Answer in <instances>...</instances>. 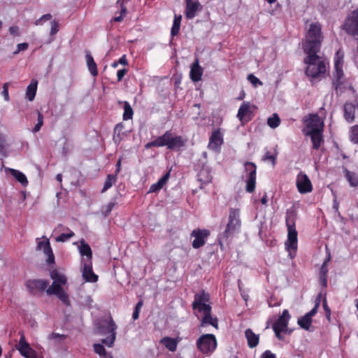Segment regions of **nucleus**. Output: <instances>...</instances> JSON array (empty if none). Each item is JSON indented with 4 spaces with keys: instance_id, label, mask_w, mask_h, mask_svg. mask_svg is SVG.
Returning a JSON list of instances; mask_svg holds the SVG:
<instances>
[{
    "instance_id": "obj_25",
    "label": "nucleus",
    "mask_w": 358,
    "mask_h": 358,
    "mask_svg": "<svg viewBox=\"0 0 358 358\" xmlns=\"http://www.w3.org/2000/svg\"><path fill=\"white\" fill-rule=\"evenodd\" d=\"M170 178V171L166 172L156 183L152 184L149 189L148 193L159 192L167 183Z\"/></svg>"
},
{
    "instance_id": "obj_47",
    "label": "nucleus",
    "mask_w": 358,
    "mask_h": 358,
    "mask_svg": "<svg viewBox=\"0 0 358 358\" xmlns=\"http://www.w3.org/2000/svg\"><path fill=\"white\" fill-rule=\"evenodd\" d=\"M55 296H57L59 299L66 306L70 305V300L69 298V295L65 292L64 289H62L58 294H57Z\"/></svg>"
},
{
    "instance_id": "obj_9",
    "label": "nucleus",
    "mask_w": 358,
    "mask_h": 358,
    "mask_svg": "<svg viewBox=\"0 0 358 358\" xmlns=\"http://www.w3.org/2000/svg\"><path fill=\"white\" fill-rule=\"evenodd\" d=\"M245 170L248 172L246 180V192L252 193L256 187L257 166L255 163L246 162L244 164Z\"/></svg>"
},
{
    "instance_id": "obj_39",
    "label": "nucleus",
    "mask_w": 358,
    "mask_h": 358,
    "mask_svg": "<svg viewBox=\"0 0 358 358\" xmlns=\"http://www.w3.org/2000/svg\"><path fill=\"white\" fill-rule=\"evenodd\" d=\"M345 178L350 182V186L354 187L358 186V175L357 173L345 169Z\"/></svg>"
},
{
    "instance_id": "obj_48",
    "label": "nucleus",
    "mask_w": 358,
    "mask_h": 358,
    "mask_svg": "<svg viewBox=\"0 0 358 358\" xmlns=\"http://www.w3.org/2000/svg\"><path fill=\"white\" fill-rule=\"evenodd\" d=\"M350 139L352 143L358 144V125L351 127Z\"/></svg>"
},
{
    "instance_id": "obj_40",
    "label": "nucleus",
    "mask_w": 358,
    "mask_h": 358,
    "mask_svg": "<svg viewBox=\"0 0 358 358\" xmlns=\"http://www.w3.org/2000/svg\"><path fill=\"white\" fill-rule=\"evenodd\" d=\"M80 252L82 256H86L87 257L88 262H91L92 257V252L91 248L87 243H85L84 242L81 243Z\"/></svg>"
},
{
    "instance_id": "obj_13",
    "label": "nucleus",
    "mask_w": 358,
    "mask_h": 358,
    "mask_svg": "<svg viewBox=\"0 0 358 358\" xmlns=\"http://www.w3.org/2000/svg\"><path fill=\"white\" fill-rule=\"evenodd\" d=\"M296 185L301 194H306L312 192L313 185L308 176L301 171L296 176Z\"/></svg>"
},
{
    "instance_id": "obj_49",
    "label": "nucleus",
    "mask_w": 358,
    "mask_h": 358,
    "mask_svg": "<svg viewBox=\"0 0 358 358\" xmlns=\"http://www.w3.org/2000/svg\"><path fill=\"white\" fill-rule=\"evenodd\" d=\"M94 352L98 354L99 356L106 357V352L105 350V348L102 344L99 343H95L93 345Z\"/></svg>"
},
{
    "instance_id": "obj_14",
    "label": "nucleus",
    "mask_w": 358,
    "mask_h": 358,
    "mask_svg": "<svg viewBox=\"0 0 358 358\" xmlns=\"http://www.w3.org/2000/svg\"><path fill=\"white\" fill-rule=\"evenodd\" d=\"M298 232L295 228H287V239L285 242V248L291 255L292 252L296 253L298 245Z\"/></svg>"
},
{
    "instance_id": "obj_52",
    "label": "nucleus",
    "mask_w": 358,
    "mask_h": 358,
    "mask_svg": "<svg viewBox=\"0 0 358 358\" xmlns=\"http://www.w3.org/2000/svg\"><path fill=\"white\" fill-rule=\"evenodd\" d=\"M322 306H323V308H324V310L325 311V315H326V317L327 319L330 321L331 320V309L329 308V307L327 305V301L326 299H323V303H322Z\"/></svg>"
},
{
    "instance_id": "obj_53",
    "label": "nucleus",
    "mask_w": 358,
    "mask_h": 358,
    "mask_svg": "<svg viewBox=\"0 0 358 358\" xmlns=\"http://www.w3.org/2000/svg\"><path fill=\"white\" fill-rule=\"evenodd\" d=\"M6 147V136L0 134V153L2 154L5 152Z\"/></svg>"
},
{
    "instance_id": "obj_30",
    "label": "nucleus",
    "mask_w": 358,
    "mask_h": 358,
    "mask_svg": "<svg viewBox=\"0 0 358 358\" xmlns=\"http://www.w3.org/2000/svg\"><path fill=\"white\" fill-rule=\"evenodd\" d=\"M297 215L294 210H287L285 216V222L287 228H295Z\"/></svg>"
},
{
    "instance_id": "obj_59",
    "label": "nucleus",
    "mask_w": 358,
    "mask_h": 358,
    "mask_svg": "<svg viewBox=\"0 0 358 358\" xmlns=\"http://www.w3.org/2000/svg\"><path fill=\"white\" fill-rule=\"evenodd\" d=\"M152 147H155V148H159V144H158V142H157V138L155 140H153V141H152L150 142H148L145 145V148L146 149H149V148H151Z\"/></svg>"
},
{
    "instance_id": "obj_38",
    "label": "nucleus",
    "mask_w": 358,
    "mask_h": 358,
    "mask_svg": "<svg viewBox=\"0 0 358 358\" xmlns=\"http://www.w3.org/2000/svg\"><path fill=\"white\" fill-rule=\"evenodd\" d=\"M343 52L338 50L334 57V70L343 69Z\"/></svg>"
},
{
    "instance_id": "obj_44",
    "label": "nucleus",
    "mask_w": 358,
    "mask_h": 358,
    "mask_svg": "<svg viewBox=\"0 0 358 358\" xmlns=\"http://www.w3.org/2000/svg\"><path fill=\"white\" fill-rule=\"evenodd\" d=\"M277 156L278 152L276 150H275L273 153H271L269 151H266L264 155L263 156L262 160L271 162L272 165L274 166L276 163Z\"/></svg>"
},
{
    "instance_id": "obj_22",
    "label": "nucleus",
    "mask_w": 358,
    "mask_h": 358,
    "mask_svg": "<svg viewBox=\"0 0 358 358\" xmlns=\"http://www.w3.org/2000/svg\"><path fill=\"white\" fill-rule=\"evenodd\" d=\"M198 181L201 183V188L210 183L212 180L210 171L208 167L203 166L197 174Z\"/></svg>"
},
{
    "instance_id": "obj_26",
    "label": "nucleus",
    "mask_w": 358,
    "mask_h": 358,
    "mask_svg": "<svg viewBox=\"0 0 358 358\" xmlns=\"http://www.w3.org/2000/svg\"><path fill=\"white\" fill-rule=\"evenodd\" d=\"M344 117L348 122H352L355 118L356 105L347 102L344 105Z\"/></svg>"
},
{
    "instance_id": "obj_18",
    "label": "nucleus",
    "mask_w": 358,
    "mask_h": 358,
    "mask_svg": "<svg viewBox=\"0 0 358 358\" xmlns=\"http://www.w3.org/2000/svg\"><path fill=\"white\" fill-rule=\"evenodd\" d=\"M237 117L243 123H247L252 120L253 115L250 110V103L243 102L239 107Z\"/></svg>"
},
{
    "instance_id": "obj_19",
    "label": "nucleus",
    "mask_w": 358,
    "mask_h": 358,
    "mask_svg": "<svg viewBox=\"0 0 358 358\" xmlns=\"http://www.w3.org/2000/svg\"><path fill=\"white\" fill-rule=\"evenodd\" d=\"M36 250H43V253L47 256L46 262L48 264H55V255L48 238L45 241H39L37 244Z\"/></svg>"
},
{
    "instance_id": "obj_35",
    "label": "nucleus",
    "mask_w": 358,
    "mask_h": 358,
    "mask_svg": "<svg viewBox=\"0 0 358 358\" xmlns=\"http://www.w3.org/2000/svg\"><path fill=\"white\" fill-rule=\"evenodd\" d=\"M50 277L53 280V282H56V283H58L62 286L64 285L67 282L66 276L62 273H59L57 270H53L51 271Z\"/></svg>"
},
{
    "instance_id": "obj_63",
    "label": "nucleus",
    "mask_w": 358,
    "mask_h": 358,
    "mask_svg": "<svg viewBox=\"0 0 358 358\" xmlns=\"http://www.w3.org/2000/svg\"><path fill=\"white\" fill-rule=\"evenodd\" d=\"M317 308L314 306L313 308L310 312L306 314V315L308 316L309 318L312 319V317L317 313Z\"/></svg>"
},
{
    "instance_id": "obj_2",
    "label": "nucleus",
    "mask_w": 358,
    "mask_h": 358,
    "mask_svg": "<svg viewBox=\"0 0 358 358\" xmlns=\"http://www.w3.org/2000/svg\"><path fill=\"white\" fill-rule=\"evenodd\" d=\"M323 40L321 24L318 22L311 23L302 43L303 52L305 53L320 52Z\"/></svg>"
},
{
    "instance_id": "obj_45",
    "label": "nucleus",
    "mask_w": 358,
    "mask_h": 358,
    "mask_svg": "<svg viewBox=\"0 0 358 358\" xmlns=\"http://www.w3.org/2000/svg\"><path fill=\"white\" fill-rule=\"evenodd\" d=\"M280 124V119L277 113H273L267 120V124L272 129L278 127Z\"/></svg>"
},
{
    "instance_id": "obj_42",
    "label": "nucleus",
    "mask_w": 358,
    "mask_h": 358,
    "mask_svg": "<svg viewBox=\"0 0 358 358\" xmlns=\"http://www.w3.org/2000/svg\"><path fill=\"white\" fill-rule=\"evenodd\" d=\"M116 180H117L116 175L108 174L106 177L105 182H104L103 187L101 190V192L102 193L105 192L108 189H110L112 187V185L115 183Z\"/></svg>"
},
{
    "instance_id": "obj_27",
    "label": "nucleus",
    "mask_w": 358,
    "mask_h": 358,
    "mask_svg": "<svg viewBox=\"0 0 358 358\" xmlns=\"http://www.w3.org/2000/svg\"><path fill=\"white\" fill-rule=\"evenodd\" d=\"M245 336L249 348H254L258 345L259 342V336L255 334L251 329H247L245 331Z\"/></svg>"
},
{
    "instance_id": "obj_15",
    "label": "nucleus",
    "mask_w": 358,
    "mask_h": 358,
    "mask_svg": "<svg viewBox=\"0 0 358 358\" xmlns=\"http://www.w3.org/2000/svg\"><path fill=\"white\" fill-rule=\"evenodd\" d=\"M210 235V232L207 229H194L192 231L191 236L194 237L192 242V247L194 249H198L204 245L206 243V238Z\"/></svg>"
},
{
    "instance_id": "obj_33",
    "label": "nucleus",
    "mask_w": 358,
    "mask_h": 358,
    "mask_svg": "<svg viewBox=\"0 0 358 358\" xmlns=\"http://www.w3.org/2000/svg\"><path fill=\"white\" fill-rule=\"evenodd\" d=\"M85 57L89 71L93 76H96L98 75L97 66L93 57L90 53H87Z\"/></svg>"
},
{
    "instance_id": "obj_17",
    "label": "nucleus",
    "mask_w": 358,
    "mask_h": 358,
    "mask_svg": "<svg viewBox=\"0 0 358 358\" xmlns=\"http://www.w3.org/2000/svg\"><path fill=\"white\" fill-rule=\"evenodd\" d=\"M333 76L332 84L336 93H342L345 89V78L343 69L334 70Z\"/></svg>"
},
{
    "instance_id": "obj_3",
    "label": "nucleus",
    "mask_w": 358,
    "mask_h": 358,
    "mask_svg": "<svg viewBox=\"0 0 358 358\" xmlns=\"http://www.w3.org/2000/svg\"><path fill=\"white\" fill-rule=\"evenodd\" d=\"M318 52L305 53L306 56L303 62L307 66L305 73L311 78H317L325 74L327 71L325 60L317 55Z\"/></svg>"
},
{
    "instance_id": "obj_51",
    "label": "nucleus",
    "mask_w": 358,
    "mask_h": 358,
    "mask_svg": "<svg viewBox=\"0 0 358 358\" xmlns=\"http://www.w3.org/2000/svg\"><path fill=\"white\" fill-rule=\"evenodd\" d=\"M248 80L255 87H257L258 85L261 86L263 85V83L253 74H249L248 76Z\"/></svg>"
},
{
    "instance_id": "obj_5",
    "label": "nucleus",
    "mask_w": 358,
    "mask_h": 358,
    "mask_svg": "<svg viewBox=\"0 0 358 358\" xmlns=\"http://www.w3.org/2000/svg\"><path fill=\"white\" fill-rule=\"evenodd\" d=\"M117 329V325L115 324L114 320H113L111 316H109L108 318L103 320L101 324H99L98 327L99 331L101 334H109V336L101 340V343L108 345V347H111L115 340V330Z\"/></svg>"
},
{
    "instance_id": "obj_8",
    "label": "nucleus",
    "mask_w": 358,
    "mask_h": 358,
    "mask_svg": "<svg viewBox=\"0 0 358 358\" xmlns=\"http://www.w3.org/2000/svg\"><path fill=\"white\" fill-rule=\"evenodd\" d=\"M343 29L349 35L358 38V7L345 18Z\"/></svg>"
},
{
    "instance_id": "obj_41",
    "label": "nucleus",
    "mask_w": 358,
    "mask_h": 358,
    "mask_svg": "<svg viewBox=\"0 0 358 358\" xmlns=\"http://www.w3.org/2000/svg\"><path fill=\"white\" fill-rule=\"evenodd\" d=\"M66 233H62L55 238V241L58 243H64L69 241L75 236L74 232L69 228H66Z\"/></svg>"
},
{
    "instance_id": "obj_10",
    "label": "nucleus",
    "mask_w": 358,
    "mask_h": 358,
    "mask_svg": "<svg viewBox=\"0 0 358 358\" xmlns=\"http://www.w3.org/2000/svg\"><path fill=\"white\" fill-rule=\"evenodd\" d=\"M290 315L288 310L285 309L282 311V315L279 317L277 321L273 324V329L275 332V336L278 339H282L280 334L284 332L287 329Z\"/></svg>"
},
{
    "instance_id": "obj_31",
    "label": "nucleus",
    "mask_w": 358,
    "mask_h": 358,
    "mask_svg": "<svg viewBox=\"0 0 358 358\" xmlns=\"http://www.w3.org/2000/svg\"><path fill=\"white\" fill-rule=\"evenodd\" d=\"M160 343L171 352H175L177 349L178 342L173 338L165 336L161 339Z\"/></svg>"
},
{
    "instance_id": "obj_12",
    "label": "nucleus",
    "mask_w": 358,
    "mask_h": 358,
    "mask_svg": "<svg viewBox=\"0 0 358 358\" xmlns=\"http://www.w3.org/2000/svg\"><path fill=\"white\" fill-rule=\"evenodd\" d=\"M19 334H20V338L16 348L20 355L25 358H38L36 351L26 341L24 333L20 332Z\"/></svg>"
},
{
    "instance_id": "obj_36",
    "label": "nucleus",
    "mask_w": 358,
    "mask_h": 358,
    "mask_svg": "<svg viewBox=\"0 0 358 358\" xmlns=\"http://www.w3.org/2000/svg\"><path fill=\"white\" fill-rule=\"evenodd\" d=\"M172 132L171 131H166L163 135L158 136L157 138L158 144L159 147L166 146L169 147V141L171 137L172 136Z\"/></svg>"
},
{
    "instance_id": "obj_29",
    "label": "nucleus",
    "mask_w": 358,
    "mask_h": 358,
    "mask_svg": "<svg viewBox=\"0 0 358 358\" xmlns=\"http://www.w3.org/2000/svg\"><path fill=\"white\" fill-rule=\"evenodd\" d=\"M306 136H310L313 144V148L314 150H318L322 143H324L323 139V131L313 132L305 135Z\"/></svg>"
},
{
    "instance_id": "obj_28",
    "label": "nucleus",
    "mask_w": 358,
    "mask_h": 358,
    "mask_svg": "<svg viewBox=\"0 0 358 358\" xmlns=\"http://www.w3.org/2000/svg\"><path fill=\"white\" fill-rule=\"evenodd\" d=\"M330 259L329 257L322 264L319 273V281L323 288L327 287V273H328V262Z\"/></svg>"
},
{
    "instance_id": "obj_20",
    "label": "nucleus",
    "mask_w": 358,
    "mask_h": 358,
    "mask_svg": "<svg viewBox=\"0 0 358 358\" xmlns=\"http://www.w3.org/2000/svg\"><path fill=\"white\" fill-rule=\"evenodd\" d=\"M223 143V136L220 129H217L213 131L210 136L208 148L212 150L217 151L220 149Z\"/></svg>"
},
{
    "instance_id": "obj_57",
    "label": "nucleus",
    "mask_w": 358,
    "mask_h": 358,
    "mask_svg": "<svg viewBox=\"0 0 358 358\" xmlns=\"http://www.w3.org/2000/svg\"><path fill=\"white\" fill-rule=\"evenodd\" d=\"M8 83H6L3 84V91H2V94L4 97V99L6 101H8L9 100V94H8Z\"/></svg>"
},
{
    "instance_id": "obj_24",
    "label": "nucleus",
    "mask_w": 358,
    "mask_h": 358,
    "mask_svg": "<svg viewBox=\"0 0 358 358\" xmlns=\"http://www.w3.org/2000/svg\"><path fill=\"white\" fill-rule=\"evenodd\" d=\"M203 73V69L199 64L198 59H196L195 62L191 66L190 70V78L194 82H198L201 80V77Z\"/></svg>"
},
{
    "instance_id": "obj_61",
    "label": "nucleus",
    "mask_w": 358,
    "mask_h": 358,
    "mask_svg": "<svg viewBox=\"0 0 358 358\" xmlns=\"http://www.w3.org/2000/svg\"><path fill=\"white\" fill-rule=\"evenodd\" d=\"M262 358H276L275 355L270 350H266L262 355Z\"/></svg>"
},
{
    "instance_id": "obj_32",
    "label": "nucleus",
    "mask_w": 358,
    "mask_h": 358,
    "mask_svg": "<svg viewBox=\"0 0 358 358\" xmlns=\"http://www.w3.org/2000/svg\"><path fill=\"white\" fill-rule=\"evenodd\" d=\"M37 80H32L31 83L27 86L26 90V98L31 101L34 99L37 91Z\"/></svg>"
},
{
    "instance_id": "obj_1",
    "label": "nucleus",
    "mask_w": 358,
    "mask_h": 358,
    "mask_svg": "<svg viewBox=\"0 0 358 358\" xmlns=\"http://www.w3.org/2000/svg\"><path fill=\"white\" fill-rule=\"evenodd\" d=\"M210 301L209 294L201 290L199 293L195 294L194 300L192 304L194 310H198L199 313L203 314V317L201 320L200 327H206L211 325L216 329H218V320L216 317H212L210 305L206 303Z\"/></svg>"
},
{
    "instance_id": "obj_21",
    "label": "nucleus",
    "mask_w": 358,
    "mask_h": 358,
    "mask_svg": "<svg viewBox=\"0 0 358 358\" xmlns=\"http://www.w3.org/2000/svg\"><path fill=\"white\" fill-rule=\"evenodd\" d=\"M82 276L86 282H96L98 280V275L92 270V262L84 263Z\"/></svg>"
},
{
    "instance_id": "obj_50",
    "label": "nucleus",
    "mask_w": 358,
    "mask_h": 358,
    "mask_svg": "<svg viewBox=\"0 0 358 358\" xmlns=\"http://www.w3.org/2000/svg\"><path fill=\"white\" fill-rule=\"evenodd\" d=\"M142 306H143V301L140 300L136 303L135 308L134 310L133 314H132V318L134 320H136L139 317V313H140Z\"/></svg>"
},
{
    "instance_id": "obj_54",
    "label": "nucleus",
    "mask_w": 358,
    "mask_h": 358,
    "mask_svg": "<svg viewBox=\"0 0 358 358\" xmlns=\"http://www.w3.org/2000/svg\"><path fill=\"white\" fill-rule=\"evenodd\" d=\"M115 204H116L115 202H109L104 207L103 213H104L105 216H108L111 213V211L113 210Z\"/></svg>"
},
{
    "instance_id": "obj_58",
    "label": "nucleus",
    "mask_w": 358,
    "mask_h": 358,
    "mask_svg": "<svg viewBox=\"0 0 358 358\" xmlns=\"http://www.w3.org/2000/svg\"><path fill=\"white\" fill-rule=\"evenodd\" d=\"M127 73V70L126 69L118 70L117 73V81H121Z\"/></svg>"
},
{
    "instance_id": "obj_62",
    "label": "nucleus",
    "mask_w": 358,
    "mask_h": 358,
    "mask_svg": "<svg viewBox=\"0 0 358 358\" xmlns=\"http://www.w3.org/2000/svg\"><path fill=\"white\" fill-rule=\"evenodd\" d=\"M9 31H10V34H12L13 36L19 35V28L17 26L10 27L9 29Z\"/></svg>"
},
{
    "instance_id": "obj_16",
    "label": "nucleus",
    "mask_w": 358,
    "mask_h": 358,
    "mask_svg": "<svg viewBox=\"0 0 358 358\" xmlns=\"http://www.w3.org/2000/svg\"><path fill=\"white\" fill-rule=\"evenodd\" d=\"M185 15L188 20L193 19L198 11L202 10V6L199 0H185Z\"/></svg>"
},
{
    "instance_id": "obj_64",
    "label": "nucleus",
    "mask_w": 358,
    "mask_h": 358,
    "mask_svg": "<svg viewBox=\"0 0 358 358\" xmlns=\"http://www.w3.org/2000/svg\"><path fill=\"white\" fill-rule=\"evenodd\" d=\"M61 338L62 339H65L66 338V336L64 335V334H57V333H52L50 336V338H51V339H55V338Z\"/></svg>"
},
{
    "instance_id": "obj_55",
    "label": "nucleus",
    "mask_w": 358,
    "mask_h": 358,
    "mask_svg": "<svg viewBox=\"0 0 358 358\" xmlns=\"http://www.w3.org/2000/svg\"><path fill=\"white\" fill-rule=\"evenodd\" d=\"M29 47V45L27 43H19L17 45V50L13 52L14 55L18 54L21 51L26 50Z\"/></svg>"
},
{
    "instance_id": "obj_4",
    "label": "nucleus",
    "mask_w": 358,
    "mask_h": 358,
    "mask_svg": "<svg viewBox=\"0 0 358 358\" xmlns=\"http://www.w3.org/2000/svg\"><path fill=\"white\" fill-rule=\"evenodd\" d=\"M241 227L240 210L231 208L229 209L228 222L222 233V236L226 239L233 237L235 234L239 232Z\"/></svg>"
},
{
    "instance_id": "obj_37",
    "label": "nucleus",
    "mask_w": 358,
    "mask_h": 358,
    "mask_svg": "<svg viewBox=\"0 0 358 358\" xmlns=\"http://www.w3.org/2000/svg\"><path fill=\"white\" fill-rule=\"evenodd\" d=\"M124 113L122 118L124 120H131L134 115V110L128 101L123 102Z\"/></svg>"
},
{
    "instance_id": "obj_23",
    "label": "nucleus",
    "mask_w": 358,
    "mask_h": 358,
    "mask_svg": "<svg viewBox=\"0 0 358 358\" xmlns=\"http://www.w3.org/2000/svg\"><path fill=\"white\" fill-rule=\"evenodd\" d=\"M187 140L183 138L182 136L178 135H173L171 137L169 145L168 147L169 150H173L176 149H180L185 145Z\"/></svg>"
},
{
    "instance_id": "obj_11",
    "label": "nucleus",
    "mask_w": 358,
    "mask_h": 358,
    "mask_svg": "<svg viewBox=\"0 0 358 358\" xmlns=\"http://www.w3.org/2000/svg\"><path fill=\"white\" fill-rule=\"evenodd\" d=\"M48 285L49 282L43 279H29L25 282L27 289L32 295L44 292Z\"/></svg>"
},
{
    "instance_id": "obj_56",
    "label": "nucleus",
    "mask_w": 358,
    "mask_h": 358,
    "mask_svg": "<svg viewBox=\"0 0 358 358\" xmlns=\"http://www.w3.org/2000/svg\"><path fill=\"white\" fill-rule=\"evenodd\" d=\"M180 25L173 22V25L171 30V35L172 37L177 36L179 34Z\"/></svg>"
},
{
    "instance_id": "obj_43",
    "label": "nucleus",
    "mask_w": 358,
    "mask_h": 358,
    "mask_svg": "<svg viewBox=\"0 0 358 358\" xmlns=\"http://www.w3.org/2000/svg\"><path fill=\"white\" fill-rule=\"evenodd\" d=\"M313 320L309 318L306 315L298 320V324L305 330H309Z\"/></svg>"
},
{
    "instance_id": "obj_60",
    "label": "nucleus",
    "mask_w": 358,
    "mask_h": 358,
    "mask_svg": "<svg viewBox=\"0 0 358 358\" xmlns=\"http://www.w3.org/2000/svg\"><path fill=\"white\" fill-rule=\"evenodd\" d=\"M59 29H58V24L55 21H53L52 23L51 30H50V34L54 35L56 33H57Z\"/></svg>"
},
{
    "instance_id": "obj_46",
    "label": "nucleus",
    "mask_w": 358,
    "mask_h": 358,
    "mask_svg": "<svg viewBox=\"0 0 358 358\" xmlns=\"http://www.w3.org/2000/svg\"><path fill=\"white\" fill-rule=\"evenodd\" d=\"M62 289L61 285L56 283V282H52V284L48 288H46V293L48 295H56Z\"/></svg>"
},
{
    "instance_id": "obj_6",
    "label": "nucleus",
    "mask_w": 358,
    "mask_h": 358,
    "mask_svg": "<svg viewBox=\"0 0 358 358\" xmlns=\"http://www.w3.org/2000/svg\"><path fill=\"white\" fill-rule=\"evenodd\" d=\"M303 122L305 127L303 128L302 132L304 135L324 131V122L317 113L309 114L303 118Z\"/></svg>"
},
{
    "instance_id": "obj_34",
    "label": "nucleus",
    "mask_w": 358,
    "mask_h": 358,
    "mask_svg": "<svg viewBox=\"0 0 358 358\" xmlns=\"http://www.w3.org/2000/svg\"><path fill=\"white\" fill-rule=\"evenodd\" d=\"M10 174L23 186L28 185V180L26 176L18 170L9 169Z\"/></svg>"
},
{
    "instance_id": "obj_7",
    "label": "nucleus",
    "mask_w": 358,
    "mask_h": 358,
    "mask_svg": "<svg viewBox=\"0 0 358 358\" xmlns=\"http://www.w3.org/2000/svg\"><path fill=\"white\" fill-rule=\"evenodd\" d=\"M196 347L203 354L212 353L217 348L215 335L211 334L201 335L196 341Z\"/></svg>"
}]
</instances>
